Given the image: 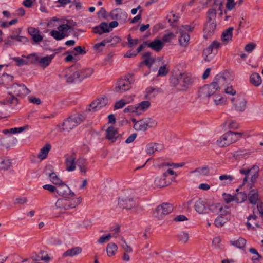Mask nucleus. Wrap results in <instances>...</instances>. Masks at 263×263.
<instances>
[{"label":"nucleus","mask_w":263,"mask_h":263,"mask_svg":"<svg viewBox=\"0 0 263 263\" xmlns=\"http://www.w3.org/2000/svg\"><path fill=\"white\" fill-rule=\"evenodd\" d=\"M11 165V162L9 159H0V170H7Z\"/></svg>","instance_id":"79ce46f5"},{"label":"nucleus","mask_w":263,"mask_h":263,"mask_svg":"<svg viewBox=\"0 0 263 263\" xmlns=\"http://www.w3.org/2000/svg\"><path fill=\"white\" fill-rule=\"evenodd\" d=\"M65 163L66 170L68 172H72L76 169V158L72 155H66Z\"/></svg>","instance_id":"5701e85b"},{"label":"nucleus","mask_w":263,"mask_h":263,"mask_svg":"<svg viewBox=\"0 0 263 263\" xmlns=\"http://www.w3.org/2000/svg\"><path fill=\"white\" fill-rule=\"evenodd\" d=\"M85 117L82 114L73 115L65 120L61 125H58L60 132H69L83 122Z\"/></svg>","instance_id":"39448f33"},{"label":"nucleus","mask_w":263,"mask_h":263,"mask_svg":"<svg viewBox=\"0 0 263 263\" xmlns=\"http://www.w3.org/2000/svg\"><path fill=\"white\" fill-rule=\"evenodd\" d=\"M242 135L241 133L229 131L217 140V144L220 147L227 146L238 141Z\"/></svg>","instance_id":"423d86ee"},{"label":"nucleus","mask_w":263,"mask_h":263,"mask_svg":"<svg viewBox=\"0 0 263 263\" xmlns=\"http://www.w3.org/2000/svg\"><path fill=\"white\" fill-rule=\"evenodd\" d=\"M9 89L10 90L8 92V94L9 95H14L16 97H24L30 92L29 90L23 84L14 83Z\"/></svg>","instance_id":"6e6552de"},{"label":"nucleus","mask_w":263,"mask_h":263,"mask_svg":"<svg viewBox=\"0 0 263 263\" xmlns=\"http://www.w3.org/2000/svg\"><path fill=\"white\" fill-rule=\"evenodd\" d=\"M155 120L146 118L140 120L134 125V129L137 131H145L148 128H151L156 125Z\"/></svg>","instance_id":"1a4fd4ad"},{"label":"nucleus","mask_w":263,"mask_h":263,"mask_svg":"<svg viewBox=\"0 0 263 263\" xmlns=\"http://www.w3.org/2000/svg\"><path fill=\"white\" fill-rule=\"evenodd\" d=\"M121 41V38L118 36H114L106 39L107 43H111V45H115Z\"/></svg>","instance_id":"3c124183"},{"label":"nucleus","mask_w":263,"mask_h":263,"mask_svg":"<svg viewBox=\"0 0 263 263\" xmlns=\"http://www.w3.org/2000/svg\"><path fill=\"white\" fill-rule=\"evenodd\" d=\"M195 211L200 214H206L208 212V207L205 199L199 198L194 204Z\"/></svg>","instance_id":"f3484780"},{"label":"nucleus","mask_w":263,"mask_h":263,"mask_svg":"<svg viewBox=\"0 0 263 263\" xmlns=\"http://www.w3.org/2000/svg\"><path fill=\"white\" fill-rule=\"evenodd\" d=\"M144 44L156 52H159L164 47L163 42L159 40H155L152 42L144 41Z\"/></svg>","instance_id":"412c9836"},{"label":"nucleus","mask_w":263,"mask_h":263,"mask_svg":"<svg viewBox=\"0 0 263 263\" xmlns=\"http://www.w3.org/2000/svg\"><path fill=\"white\" fill-rule=\"evenodd\" d=\"M237 4V2H235L234 0H227L226 4L227 10L231 11Z\"/></svg>","instance_id":"774afa93"},{"label":"nucleus","mask_w":263,"mask_h":263,"mask_svg":"<svg viewBox=\"0 0 263 263\" xmlns=\"http://www.w3.org/2000/svg\"><path fill=\"white\" fill-rule=\"evenodd\" d=\"M55 206L57 209L67 210H68V200L64 199H59L57 201Z\"/></svg>","instance_id":"e433bc0d"},{"label":"nucleus","mask_w":263,"mask_h":263,"mask_svg":"<svg viewBox=\"0 0 263 263\" xmlns=\"http://www.w3.org/2000/svg\"><path fill=\"white\" fill-rule=\"evenodd\" d=\"M124 112L125 113H127V112L135 113L136 115H138L137 108L136 107V105H130V106H127L124 109Z\"/></svg>","instance_id":"680f3d73"},{"label":"nucleus","mask_w":263,"mask_h":263,"mask_svg":"<svg viewBox=\"0 0 263 263\" xmlns=\"http://www.w3.org/2000/svg\"><path fill=\"white\" fill-rule=\"evenodd\" d=\"M223 198L226 203H229V202L235 201V196H232L229 194L223 193Z\"/></svg>","instance_id":"338daca9"},{"label":"nucleus","mask_w":263,"mask_h":263,"mask_svg":"<svg viewBox=\"0 0 263 263\" xmlns=\"http://www.w3.org/2000/svg\"><path fill=\"white\" fill-rule=\"evenodd\" d=\"M226 81V78L223 74L216 75L212 83L205 85L200 88L198 91L199 97L202 99L208 98L219 89L220 86L223 85Z\"/></svg>","instance_id":"f257e3e1"},{"label":"nucleus","mask_w":263,"mask_h":263,"mask_svg":"<svg viewBox=\"0 0 263 263\" xmlns=\"http://www.w3.org/2000/svg\"><path fill=\"white\" fill-rule=\"evenodd\" d=\"M250 83L255 87H259L262 83V79L260 74L256 72L252 73L249 78Z\"/></svg>","instance_id":"a878e982"},{"label":"nucleus","mask_w":263,"mask_h":263,"mask_svg":"<svg viewBox=\"0 0 263 263\" xmlns=\"http://www.w3.org/2000/svg\"><path fill=\"white\" fill-rule=\"evenodd\" d=\"M194 172L199 175H206L209 173V170L207 167H198L194 171Z\"/></svg>","instance_id":"5fc2aeb1"},{"label":"nucleus","mask_w":263,"mask_h":263,"mask_svg":"<svg viewBox=\"0 0 263 263\" xmlns=\"http://www.w3.org/2000/svg\"><path fill=\"white\" fill-rule=\"evenodd\" d=\"M247 197V194L245 193H238L235 196V201L237 203H242L246 200Z\"/></svg>","instance_id":"de8ad7c7"},{"label":"nucleus","mask_w":263,"mask_h":263,"mask_svg":"<svg viewBox=\"0 0 263 263\" xmlns=\"http://www.w3.org/2000/svg\"><path fill=\"white\" fill-rule=\"evenodd\" d=\"M127 103H128L127 102H126L123 99H121L117 101L114 106V109H118L123 108Z\"/></svg>","instance_id":"0e129e2a"},{"label":"nucleus","mask_w":263,"mask_h":263,"mask_svg":"<svg viewBox=\"0 0 263 263\" xmlns=\"http://www.w3.org/2000/svg\"><path fill=\"white\" fill-rule=\"evenodd\" d=\"M173 211V206L172 204L168 203H163L157 206L154 214L155 216L160 218L163 216L171 213Z\"/></svg>","instance_id":"ddd939ff"},{"label":"nucleus","mask_w":263,"mask_h":263,"mask_svg":"<svg viewBox=\"0 0 263 263\" xmlns=\"http://www.w3.org/2000/svg\"><path fill=\"white\" fill-rule=\"evenodd\" d=\"M179 241L183 243H186L189 240V234L184 232H181L177 235Z\"/></svg>","instance_id":"09e8293b"},{"label":"nucleus","mask_w":263,"mask_h":263,"mask_svg":"<svg viewBox=\"0 0 263 263\" xmlns=\"http://www.w3.org/2000/svg\"><path fill=\"white\" fill-rule=\"evenodd\" d=\"M127 40H128L127 45H128V47H129V48H132L133 46L137 45L138 41H139L138 39H132L130 34H129L128 35Z\"/></svg>","instance_id":"13d9d810"},{"label":"nucleus","mask_w":263,"mask_h":263,"mask_svg":"<svg viewBox=\"0 0 263 263\" xmlns=\"http://www.w3.org/2000/svg\"><path fill=\"white\" fill-rule=\"evenodd\" d=\"M31 258L35 261L43 260L45 262H48L50 260V258L47 253L43 250L40 251L38 254L33 253L32 255Z\"/></svg>","instance_id":"b1692460"},{"label":"nucleus","mask_w":263,"mask_h":263,"mask_svg":"<svg viewBox=\"0 0 263 263\" xmlns=\"http://www.w3.org/2000/svg\"><path fill=\"white\" fill-rule=\"evenodd\" d=\"M136 106L137 108L138 115H140L150 107L151 103L148 101H143Z\"/></svg>","instance_id":"c756f323"},{"label":"nucleus","mask_w":263,"mask_h":263,"mask_svg":"<svg viewBox=\"0 0 263 263\" xmlns=\"http://www.w3.org/2000/svg\"><path fill=\"white\" fill-rule=\"evenodd\" d=\"M76 165L79 167L81 172L84 174L87 171L86 160L83 158H80L76 161Z\"/></svg>","instance_id":"4c0bfd02"},{"label":"nucleus","mask_w":263,"mask_h":263,"mask_svg":"<svg viewBox=\"0 0 263 263\" xmlns=\"http://www.w3.org/2000/svg\"><path fill=\"white\" fill-rule=\"evenodd\" d=\"M80 75V82L83 79L89 77L93 72V70L92 68H87L82 70H78Z\"/></svg>","instance_id":"c9c22d12"},{"label":"nucleus","mask_w":263,"mask_h":263,"mask_svg":"<svg viewBox=\"0 0 263 263\" xmlns=\"http://www.w3.org/2000/svg\"><path fill=\"white\" fill-rule=\"evenodd\" d=\"M110 16L112 20H118L122 23H125L127 19L128 14L124 10L117 8L110 12Z\"/></svg>","instance_id":"2eb2a0df"},{"label":"nucleus","mask_w":263,"mask_h":263,"mask_svg":"<svg viewBox=\"0 0 263 263\" xmlns=\"http://www.w3.org/2000/svg\"><path fill=\"white\" fill-rule=\"evenodd\" d=\"M221 209L222 210V204L218 203H213L208 206V210L217 214H218L219 210Z\"/></svg>","instance_id":"a18cd8bd"},{"label":"nucleus","mask_w":263,"mask_h":263,"mask_svg":"<svg viewBox=\"0 0 263 263\" xmlns=\"http://www.w3.org/2000/svg\"><path fill=\"white\" fill-rule=\"evenodd\" d=\"M170 82L172 86L177 87L179 91H186L193 80L190 73L182 72L171 77Z\"/></svg>","instance_id":"7ed1b4c3"},{"label":"nucleus","mask_w":263,"mask_h":263,"mask_svg":"<svg viewBox=\"0 0 263 263\" xmlns=\"http://www.w3.org/2000/svg\"><path fill=\"white\" fill-rule=\"evenodd\" d=\"M231 101L236 110L242 111L245 109L247 101L245 98L237 96L232 98Z\"/></svg>","instance_id":"a211bd4d"},{"label":"nucleus","mask_w":263,"mask_h":263,"mask_svg":"<svg viewBox=\"0 0 263 263\" xmlns=\"http://www.w3.org/2000/svg\"><path fill=\"white\" fill-rule=\"evenodd\" d=\"M214 101L216 105L225 104L226 99L221 96L216 95L214 96Z\"/></svg>","instance_id":"603ef678"},{"label":"nucleus","mask_w":263,"mask_h":263,"mask_svg":"<svg viewBox=\"0 0 263 263\" xmlns=\"http://www.w3.org/2000/svg\"><path fill=\"white\" fill-rule=\"evenodd\" d=\"M146 151L147 154L151 155L156 152L155 143H151L147 145Z\"/></svg>","instance_id":"4d7b16f0"},{"label":"nucleus","mask_w":263,"mask_h":263,"mask_svg":"<svg viewBox=\"0 0 263 263\" xmlns=\"http://www.w3.org/2000/svg\"><path fill=\"white\" fill-rule=\"evenodd\" d=\"M253 171H255V172H258L259 167L257 166H253L250 169H241L240 170V172L242 174H244L247 176L250 173Z\"/></svg>","instance_id":"6e6d98bb"},{"label":"nucleus","mask_w":263,"mask_h":263,"mask_svg":"<svg viewBox=\"0 0 263 263\" xmlns=\"http://www.w3.org/2000/svg\"><path fill=\"white\" fill-rule=\"evenodd\" d=\"M219 179L221 181L224 180L227 184H229L234 179V178L231 175H222L219 176Z\"/></svg>","instance_id":"864d4df0"},{"label":"nucleus","mask_w":263,"mask_h":263,"mask_svg":"<svg viewBox=\"0 0 263 263\" xmlns=\"http://www.w3.org/2000/svg\"><path fill=\"white\" fill-rule=\"evenodd\" d=\"M142 57L144 60L142 63L151 67L154 62V59L152 58V53L150 52H146L143 54Z\"/></svg>","instance_id":"72a5a7b5"},{"label":"nucleus","mask_w":263,"mask_h":263,"mask_svg":"<svg viewBox=\"0 0 263 263\" xmlns=\"http://www.w3.org/2000/svg\"><path fill=\"white\" fill-rule=\"evenodd\" d=\"M118 205L120 208L129 210L137 206L138 205V202L134 198L122 197L119 198Z\"/></svg>","instance_id":"f8f14e48"},{"label":"nucleus","mask_w":263,"mask_h":263,"mask_svg":"<svg viewBox=\"0 0 263 263\" xmlns=\"http://www.w3.org/2000/svg\"><path fill=\"white\" fill-rule=\"evenodd\" d=\"M50 27L57 26L58 30H53L50 32V34L57 41L61 40L69 35L72 27L67 24H62V21L56 17H53L48 23Z\"/></svg>","instance_id":"f03ea898"},{"label":"nucleus","mask_w":263,"mask_h":263,"mask_svg":"<svg viewBox=\"0 0 263 263\" xmlns=\"http://www.w3.org/2000/svg\"><path fill=\"white\" fill-rule=\"evenodd\" d=\"M167 173L164 172L163 175L160 177H157L154 180V184L159 187H163L167 186L171 183L170 180H167Z\"/></svg>","instance_id":"4be33fe9"},{"label":"nucleus","mask_w":263,"mask_h":263,"mask_svg":"<svg viewBox=\"0 0 263 263\" xmlns=\"http://www.w3.org/2000/svg\"><path fill=\"white\" fill-rule=\"evenodd\" d=\"M12 59L13 61L16 62L17 65L18 66H21L24 65H27L28 63V61L20 58L19 57H14Z\"/></svg>","instance_id":"e2e57ef3"},{"label":"nucleus","mask_w":263,"mask_h":263,"mask_svg":"<svg viewBox=\"0 0 263 263\" xmlns=\"http://www.w3.org/2000/svg\"><path fill=\"white\" fill-rule=\"evenodd\" d=\"M207 21L203 28V37L208 39L214 35L216 29V10L215 8L208 10L207 13Z\"/></svg>","instance_id":"20e7f679"},{"label":"nucleus","mask_w":263,"mask_h":263,"mask_svg":"<svg viewBox=\"0 0 263 263\" xmlns=\"http://www.w3.org/2000/svg\"><path fill=\"white\" fill-rule=\"evenodd\" d=\"M55 53H54L50 55L40 58L39 65H40L43 68L47 67L51 62V61L55 57Z\"/></svg>","instance_id":"bb28decb"},{"label":"nucleus","mask_w":263,"mask_h":263,"mask_svg":"<svg viewBox=\"0 0 263 263\" xmlns=\"http://www.w3.org/2000/svg\"><path fill=\"white\" fill-rule=\"evenodd\" d=\"M82 249L80 247H76L67 250L63 254V257H73L82 252Z\"/></svg>","instance_id":"cd10ccee"},{"label":"nucleus","mask_w":263,"mask_h":263,"mask_svg":"<svg viewBox=\"0 0 263 263\" xmlns=\"http://www.w3.org/2000/svg\"><path fill=\"white\" fill-rule=\"evenodd\" d=\"M110 31H111V29L109 27V25L106 22H102L99 26L93 28V32L99 34L108 33Z\"/></svg>","instance_id":"393cba45"},{"label":"nucleus","mask_w":263,"mask_h":263,"mask_svg":"<svg viewBox=\"0 0 263 263\" xmlns=\"http://www.w3.org/2000/svg\"><path fill=\"white\" fill-rule=\"evenodd\" d=\"M30 60V61L32 64H39L40 57H38L36 54H30L27 57Z\"/></svg>","instance_id":"052dcab7"},{"label":"nucleus","mask_w":263,"mask_h":263,"mask_svg":"<svg viewBox=\"0 0 263 263\" xmlns=\"http://www.w3.org/2000/svg\"><path fill=\"white\" fill-rule=\"evenodd\" d=\"M224 124L228 125L229 128L237 129L239 127L238 124L233 120H227L225 122Z\"/></svg>","instance_id":"bf43d9fd"},{"label":"nucleus","mask_w":263,"mask_h":263,"mask_svg":"<svg viewBox=\"0 0 263 263\" xmlns=\"http://www.w3.org/2000/svg\"><path fill=\"white\" fill-rule=\"evenodd\" d=\"M48 175V177L50 180V181L55 185H59L61 184L63 182L59 178L55 173L52 172L50 173H47Z\"/></svg>","instance_id":"a19ab883"},{"label":"nucleus","mask_w":263,"mask_h":263,"mask_svg":"<svg viewBox=\"0 0 263 263\" xmlns=\"http://www.w3.org/2000/svg\"><path fill=\"white\" fill-rule=\"evenodd\" d=\"M227 221V219L224 217L220 215L218 216L214 221V224L217 227H221Z\"/></svg>","instance_id":"37998d69"},{"label":"nucleus","mask_w":263,"mask_h":263,"mask_svg":"<svg viewBox=\"0 0 263 263\" xmlns=\"http://www.w3.org/2000/svg\"><path fill=\"white\" fill-rule=\"evenodd\" d=\"M9 96V97H7L5 99V101L7 103L14 105L19 104V100L16 96L12 95Z\"/></svg>","instance_id":"49530a36"},{"label":"nucleus","mask_w":263,"mask_h":263,"mask_svg":"<svg viewBox=\"0 0 263 263\" xmlns=\"http://www.w3.org/2000/svg\"><path fill=\"white\" fill-rule=\"evenodd\" d=\"M82 200V198H78L72 201H68V210L78 206L81 202Z\"/></svg>","instance_id":"8fccbe9b"},{"label":"nucleus","mask_w":263,"mask_h":263,"mask_svg":"<svg viewBox=\"0 0 263 263\" xmlns=\"http://www.w3.org/2000/svg\"><path fill=\"white\" fill-rule=\"evenodd\" d=\"M51 149V145L49 143L46 144V145L43 147L38 154V158L41 160L45 159Z\"/></svg>","instance_id":"473e14b6"},{"label":"nucleus","mask_w":263,"mask_h":263,"mask_svg":"<svg viewBox=\"0 0 263 263\" xmlns=\"http://www.w3.org/2000/svg\"><path fill=\"white\" fill-rule=\"evenodd\" d=\"M117 249L118 247L115 243L110 242L108 243L106 247V251L108 256L111 257L115 255Z\"/></svg>","instance_id":"ea45409f"},{"label":"nucleus","mask_w":263,"mask_h":263,"mask_svg":"<svg viewBox=\"0 0 263 263\" xmlns=\"http://www.w3.org/2000/svg\"><path fill=\"white\" fill-rule=\"evenodd\" d=\"M107 103V99L106 98H100L96 99L90 104L89 111H97L106 106Z\"/></svg>","instance_id":"dca6fc26"},{"label":"nucleus","mask_w":263,"mask_h":263,"mask_svg":"<svg viewBox=\"0 0 263 263\" xmlns=\"http://www.w3.org/2000/svg\"><path fill=\"white\" fill-rule=\"evenodd\" d=\"M160 92L159 89L156 87H149L145 90V97L151 99L155 97Z\"/></svg>","instance_id":"7c9ffc66"},{"label":"nucleus","mask_w":263,"mask_h":263,"mask_svg":"<svg viewBox=\"0 0 263 263\" xmlns=\"http://www.w3.org/2000/svg\"><path fill=\"white\" fill-rule=\"evenodd\" d=\"M233 29V27H229L222 32L221 35L222 41L228 42L232 40Z\"/></svg>","instance_id":"f704fd0d"},{"label":"nucleus","mask_w":263,"mask_h":263,"mask_svg":"<svg viewBox=\"0 0 263 263\" xmlns=\"http://www.w3.org/2000/svg\"><path fill=\"white\" fill-rule=\"evenodd\" d=\"M85 49V47L78 46L75 47L73 49V50L71 51L70 53H71L73 55H77L78 54L84 55L86 52Z\"/></svg>","instance_id":"c03bdc74"},{"label":"nucleus","mask_w":263,"mask_h":263,"mask_svg":"<svg viewBox=\"0 0 263 263\" xmlns=\"http://www.w3.org/2000/svg\"><path fill=\"white\" fill-rule=\"evenodd\" d=\"M249 202L253 205H255L258 200V192L257 189L251 190L248 194Z\"/></svg>","instance_id":"c85d7f7f"},{"label":"nucleus","mask_w":263,"mask_h":263,"mask_svg":"<svg viewBox=\"0 0 263 263\" xmlns=\"http://www.w3.org/2000/svg\"><path fill=\"white\" fill-rule=\"evenodd\" d=\"M231 245L234 246L239 249H243L246 245V240L242 237H239L236 240L230 241Z\"/></svg>","instance_id":"58836bf2"},{"label":"nucleus","mask_w":263,"mask_h":263,"mask_svg":"<svg viewBox=\"0 0 263 263\" xmlns=\"http://www.w3.org/2000/svg\"><path fill=\"white\" fill-rule=\"evenodd\" d=\"M76 67L71 66L68 67L64 71V77L68 83L80 82V75L78 70L74 71Z\"/></svg>","instance_id":"9b49d317"},{"label":"nucleus","mask_w":263,"mask_h":263,"mask_svg":"<svg viewBox=\"0 0 263 263\" xmlns=\"http://www.w3.org/2000/svg\"><path fill=\"white\" fill-rule=\"evenodd\" d=\"M56 192L59 195L65 198L73 197L75 195L74 193L70 190L69 186L64 182L58 185Z\"/></svg>","instance_id":"4468645a"},{"label":"nucleus","mask_w":263,"mask_h":263,"mask_svg":"<svg viewBox=\"0 0 263 263\" xmlns=\"http://www.w3.org/2000/svg\"><path fill=\"white\" fill-rule=\"evenodd\" d=\"M28 32L31 36L33 44H36L43 40V36L40 34V30L36 28L29 27L28 28Z\"/></svg>","instance_id":"aec40b11"},{"label":"nucleus","mask_w":263,"mask_h":263,"mask_svg":"<svg viewBox=\"0 0 263 263\" xmlns=\"http://www.w3.org/2000/svg\"><path fill=\"white\" fill-rule=\"evenodd\" d=\"M180 37L179 39L180 44L182 46H186L190 40V36L188 33L184 32V31L180 29L179 30Z\"/></svg>","instance_id":"2f4dec72"},{"label":"nucleus","mask_w":263,"mask_h":263,"mask_svg":"<svg viewBox=\"0 0 263 263\" xmlns=\"http://www.w3.org/2000/svg\"><path fill=\"white\" fill-rule=\"evenodd\" d=\"M119 135L118 129L114 126H110L106 130V138L112 143L116 141Z\"/></svg>","instance_id":"6ab92c4d"},{"label":"nucleus","mask_w":263,"mask_h":263,"mask_svg":"<svg viewBox=\"0 0 263 263\" xmlns=\"http://www.w3.org/2000/svg\"><path fill=\"white\" fill-rule=\"evenodd\" d=\"M107 42L106 41V39L104 40L103 41H102L100 43H98L97 44H96L94 46L93 48L97 51L98 52L101 51L102 49L101 48L102 47H104L106 44H107Z\"/></svg>","instance_id":"69168bd1"},{"label":"nucleus","mask_w":263,"mask_h":263,"mask_svg":"<svg viewBox=\"0 0 263 263\" xmlns=\"http://www.w3.org/2000/svg\"><path fill=\"white\" fill-rule=\"evenodd\" d=\"M134 82L132 76L121 78L117 82L114 90L118 93H123L131 88V85Z\"/></svg>","instance_id":"0eeeda50"},{"label":"nucleus","mask_w":263,"mask_h":263,"mask_svg":"<svg viewBox=\"0 0 263 263\" xmlns=\"http://www.w3.org/2000/svg\"><path fill=\"white\" fill-rule=\"evenodd\" d=\"M219 46L220 43L216 41H214L208 48L204 49L203 51V57L204 60L207 62L211 61L217 53V49Z\"/></svg>","instance_id":"9d476101"}]
</instances>
